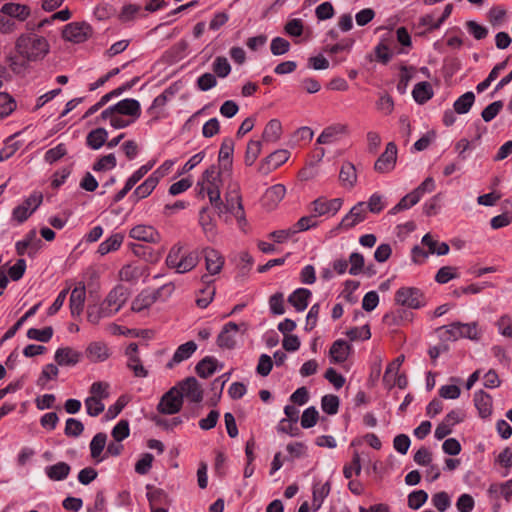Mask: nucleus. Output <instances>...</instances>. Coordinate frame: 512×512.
<instances>
[{
  "label": "nucleus",
  "mask_w": 512,
  "mask_h": 512,
  "mask_svg": "<svg viewBox=\"0 0 512 512\" xmlns=\"http://www.w3.org/2000/svg\"><path fill=\"white\" fill-rule=\"evenodd\" d=\"M16 50L27 61H37L49 52L47 40L36 34L22 35L17 39Z\"/></svg>",
  "instance_id": "obj_1"
},
{
  "label": "nucleus",
  "mask_w": 512,
  "mask_h": 512,
  "mask_svg": "<svg viewBox=\"0 0 512 512\" xmlns=\"http://www.w3.org/2000/svg\"><path fill=\"white\" fill-rule=\"evenodd\" d=\"M182 249L181 245L176 244L170 249L166 257L167 266L175 269L177 273H186L193 270L200 261V254L197 250L182 255Z\"/></svg>",
  "instance_id": "obj_2"
},
{
  "label": "nucleus",
  "mask_w": 512,
  "mask_h": 512,
  "mask_svg": "<svg viewBox=\"0 0 512 512\" xmlns=\"http://www.w3.org/2000/svg\"><path fill=\"white\" fill-rule=\"evenodd\" d=\"M395 302L410 309H419L426 305V298L419 288L401 287L395 293Z\"/></svg>",
  "instance_id": "obj_3"
},
{
  "label": "nucleus",
  "mask_w": 512,
  "mask_h": 512,
  "mask_svg": "<svg viewBox=\"0 0 512 512\" xmlns=\"http://www.w3.org/2000/svg\"><path fill=\"white\" fill-rule=\"evenodd\" d=\"M93 35V28L87 22H71L64 26L62 37L76 44L83 43Z\"/></svg>",
  "instance_id": "obj_4"
},
{
  "label": "nucleus",
  "mask_w": 512,
  "mask_h": 512,
  "mask_svg": "<svg viewBox=\"0 0 512 512\" xmlns=\"http://www.w3.org/2000/svg\"><path fill=\"white\" fill-rule=\"evenodd\" d=\"M183 405V394L179 391L178 387L170 388L161 397L157 411L165 415H173L178 413Z\"/></svg>",
  "instance_id": "obj_5"
},
{
  "label": "nucleus",
  "mask_w": 512,
  "mask_h": 512,
  "mask_svg": "<svg viewBox=\"0 0 512 512\" xmlns=\"http://www.w3.org/2000/svg\"><path fill=\"white\" fill-rule=\"evenodd\" d=\"M343 199L334 198L327 199L326 197H318L310 204V212L315 217H321L327 214L335 215L342 207Z\"/></svg>",
  "instance_id": "obj_6"
},
{
  "label": "nucleus",
  "mask_w": 512,
  "mask_h": 512,
  "mask_svg": "<svg viewBox=\"0 0 512 512\" xmlns=\"http://www.w3.org/2000/svg\"><path fill=\"white\" fill-rule=\"evenodd\" d=\"M289 157L290 152L288 150H276L261 160L258 167V172L262 175H268L270 172L284 164L289 159Z\"/></svg>",
  "instance_id": "obj_7"
},
{
  "label": "nucleus",
  "mask_w": 512,
  "mask_h": 512,
  "mask_svg": "<svg viewBox=\"0 0 512 512\" xmlns=\"http://www.w3.org/2000/svg\"><path fill=\"white\" fill-rule=\"evenodd\" d=\"M397 161V146L394 142L386 145L385 151L378 157L374 164V170L378 173H388L392 171Z\"/></svg>",
  "instance_id": "obj_8"
},
{
  "label": "nucleus",
  "mask_w": 512,
  "mask_h": 512,
  "mask_svg": "<svg viewBox=\"0 0 512 512\" xmlns=\"http://www.w3.org/2000/svg\"><path fill=\"white\" fill-rule=\"evenodd\" d=\"M176 387L183 394V398L186 397L191 402L199 403L203 400V389L193 376L180 381Z\"/></svg>",
  "instance_id": "obj_9"
},
{
  "label": "nucleus",
  "mask_w": 512,
  "mask_h": 512,
  "mask_svg": "<svg viewBox=\"0 0 512 512\" xmlns=\"http://www.w3.org/2000/svg\"><path fill=\"white\" fill-rule=\"evenodd\" d=\"M201 253L203 254L205 259V267L207 272L210 275L219 274L225 262L220 252L214 248L205 247L204 249H202Z\"/></svg>",
  "instance_id": "obj_10"
},
{
  "label": "nucleus",
  "mask_w": 512,
  "mask_h": 512,
  "mask_svg": "<svg viewBox=\"0 0 512 512\" xmlns=\"http://www.w3.org/2000/svg\"><path fill=\"white\" fill-rule=\"evenodd\" d=\"M367 212L364 202H359L351 208L348 214H346L339 224V228L351 229L358 223L366 219Z\"/></svg>",
  "instance_id": "obj_11"
},
{
  "label": "nucleus",
  "mask_w": 512,
  "mask_h": 512,
  "mask_svg": "<svg viewBox=\"0 0 512 512\" xmlns=\"http://www.w3.org/2000/svg\"><path fill=\"white\" fill-rule=\"evenodd\" d=\"M86 300V288L84 283L80 282L78 286H76L70 295L69 299V308L72 317H79L85 306Z\"/></svg>",
  "instance_id": "obj_12"
},
{
  "label": "nucleus",
  "mask_w": 512,
  "mask_h": 512,
  "mask_svg": "<svg viewBox=\"0 0 512 512\" xmlns=\"http://www.w3.org/2000/svg\"><path fill=\"white\" fill-rule=\"evenodd\" d=\"M237 333V323H226L217 336V345L222 349L232 350L236 347L235 334Z\"/></svg>",
  "instance_id": "obj_13"
},
{
  "label": "nucleus",
  "mask_w": 512,
  "mask_h": 512,
  "mask_svg": "<svg viewBox=\"0 0 512 512\" xmlns=\"http://www.w3.org/2000/svg\"><path fill=\"white\" fill-rule=\"evenodd\" d=\"M234 147L235 143L232 138L226 137L223 139L218 154V161L223 171L232 170Z\"/></svg>",
  "instance_id": "obj_14"
},
{
  "label": "nucleus",
  "mask_w": 512,
  "mask_h": 512,
  "mask_svg": "<svg viewBox=\"0 0 512 512\" xmlns=\"http://www.w3.org/2000/svg\"><path fill=\"white\" fill-rule=\"evenodd\" d=\"M127 300L126 290L122 286H117L109 292L103 305L107 307V310L112 309V315L117 313Z\"/></svg>",
  "instance_id": "obj_15"
},
{
  "label": "nucleus",
  "mask_w": 512,
  "mask_h": 512,
  "mask_svg": "<svg viewBox=\"0 0 512 512\" xmlns=\"http://www.w3.org/2000/svg\"><path fill=\"white\" fill-rule=\"evenodd\" d=\"M129 236L133 239L149 243H157L160 241L159 232L154 227L147 225H137L133 227L129 232Z\"/></svg>",
  "instance_id": "obj_16"
},
{
  "label": "nucleus",
  "mask_w": 512,
  "mask_h": 512,
  "mask_svg": "<svg viewBox=\"0 0 512 512\" xmlns=\"http://www.w3.org/2000/svg\"><path fill=\"white\" fill-rule=\"evenodd\" d=\"M164 287H162L163 289ZM161 288L157 289L151 293L147 291H142L140 294L136 296L131 305V310L134 312H141L144 309H148L152 306L160 297Z\"/></svg>",
  "instance_id": "obj_17"
},
{
  "label": "nucleus",
  "mask_w": 512,
  "mask_h": 512,
  "mask_svg": "<svg viewBox=\"0 0 512 512\" xmlns=\"http://www.w3.org/2000/svg\"><path fill=\"white\" fill-rule=\"evenodd\" d=\"M351 345L343 340H336L329 350V355L332 363H343L347 360L351 352Z\"/></svg>",
  "instance_id": "obj_18"
},
{
  "label": "nucleus",
  "mask_w": 512,
  "mask_h": 512,
  "mask_svg": "<svg viewBox=\"0 0 512 512\" xmlns=\"http://www.w3.org/2000/svg\"><path fill=\"white\" fill-rule=\"evenodd\" d=\"M81 353L71 347H62L55 352V361L60 366H74L81 359Z\"/></svg>",
  "instance_id": "obj_19"
},
{
  "label": "nucleus",
  "mask_w": 512,
  "mask_h": 512,
  "mask_svg": "<svg viewBox=\"0 0 512 512\" xmlns=\"http://www.w3.org/2000/svg\"><path fill=\"white\" fill-rule=\"evenodd\" d=\"M492 403V397L485 391L479 390L474 394V405L481 418L485 419L491 415Z\"/></svg>",
  "instance_id": "obj_20"
},
{
  "label": "nucleus",
  "mask_w": 512,
  "mask_h": 512,
  "mask_svg": "<svg viewBox=\"0 0 512 512\" xmlns=\"http://www.w3.org/2000/svg\"><path fill=\"white\" fill-rule=\"evenodd\" d=\"M158 182L159 176H157V172L152 173L142 184L136 187L131 197L134 198L135 202L148 197L156 188Z\"/></svg>",
  "instance_id": "obj_21"
},
{
  "label": "nucleus",
  "mask_w": 512,
  "mask_h": 512,
  "mask_svg": "<svg viewBox=\"0 0 512 512\" xmlns=\"http://www.w3.org/2000/svg\"><path fill=\"white\" fill-rule=\"evenodd\" d=\"M285 194L286 188L282 184H276L269 187L263 196L264 205L270 209L275 208L278 203L282 201Z\"/></svg>",
  "instance_id": "obj_22"
},
{
  "label": "nucleus",
  "mask_w": 512,
  "mask_h": 512,
  "mask_svg": "<svg viewBox=\"0 0 512 512\" xmlns=\"http://www.w3.org/2000/svg\"><path fill=\"white\" fill-rule=\"evenodd\" d=\"M196 349L197 345L194 341H188L180 345L176 349L172 359L167 363L166 367L171 369L175 364H179L180 362L190 358Z\"/></svg>",
  "instance_id": "obj_23"
},
{
  "label": "nucleus",
  "mask_w": 512,
  "mask_h": 512,
  "mask_svg": "<svg viewBox=\"0 0 512 512\" xmlns=\"http://www.w3.org/2000/svg\"><path fill=\"white\" fill-rule=\"evenodd\" d=\"M208 208L203 207L199 213V223L208 241L213 242L217 235L216 224L208 213Z\"/></svg>",
  "instance_id": "obj_24"
},
{
  "label": "nucleus",
  "mask_w": 512,
  "mask_h": 512,
  "mask_svg": "<svg viewBox=\"0 0 512 512\" xmlns=\"http://www.w3.org/2000/svg\"><path fill=\"white\" fill-rule=\"evenodd\" d=\"M42 244V241L37 238V232L35 229L30 230L25 238L21 241H18L15 245L16 252L19 256H23L26 250L30 247L34 252H36Z\"/></svg>",
  "instance_id": "obj_25"
},
{
  "label": "nucleus",
  "mask_w": 512,
  "mask_h": 512,
  "mask_svg": "<svg viewBox=\"0 0 512 512\" xmlns=\"http://www.w3.org/2000/svg\"><path fill=\"white\" fill-rule=\"evenodd\" d=\"M114 110L118 114L138 118L141 114L140 104L135 99H123L114 105Z\"/></svg>",
  "instance_id": "obj_26"
},
{
  "label": "nucleus",
  "mask_w": 512,
  "mask_h": 512,
  "mask_svg": "<svg viewBox=\"0 0 512 512\" xmlns=\"http://www.w3.org/2000/svg\"><path fill=\"white\" fill-rule=\"evenodd\" d=\"M310 297L311 291L309 289L298 288L288 297V302L296 311L301 312L307 308Z\"/></svg>",
  "instance_id": "obj_27"
},
{
  "label": "nucleus",
  "mask_w": 512,
  "mask_h": 512,
  "mask_svg": "<svg viewBox=\"0 0 512 512\" xmlns=\"http://www.w3.org/2000/svg\"><path fill=\"white\" fill-rule=\"evenodd\" d=\"M86 355L92 362H101L109 357V349L102 342H92L86 349Z\"/></svg>",
  "instance_id": "obj_28"
},
{
  "label": "nucleus",
  "mask_w": 512,
  "mask_h": 512,
  "mask_svg": "<svg viewBox=\"0 0 512 512\" xmlns=\"http://www.w3.org/2000/svg\"><path fill=\"white\" fill-rule=\"evenodd\" d=\"M348 130L347 125L344 124H334L329 127H326L322 133L319 135L317 142L319 144H328L334 141L338 135L346 134Z\"/></svg>",
  "instance_id": "obj_29"
},
{
  "label": "nucleus",
  "mask_w": 512,
  "mask_h": 512,
  "mask_svg": "<svg viewBox=\"0 0 512 512\" xmlns=\"http://www.w3.org/2000/svg\"><path fill=\"white\" fill-rule=\"evenodd\" d=\"M71 471V467L66 462H58L47 466L45 469L47 477L52 481H62L66 479Z\"/></svg>",
  "instance_id": "obj_30"
},
{
  "label": "nucleus",
  "mask_w": 512,
  "mask_h": 512,
  "mask_svg": "<svg viewBox=\"0 0 512 512\" xmlns=\"http://www.w3.org/2000/svg\"><path fill=\"white\" fill-rule=\"evenodd\" d=\"M412 95L418 104H424L433 97L434 92L429 82L422 81L414 86Z\"/></svg>",
  "instance_id": "obj_31"
},
{
  "label": "nucleus",
  "mask_w": 512,
  "mask_h": 512,
  "mask_svg": "<svg viewBox=\"0 0 512 512\" xmlns=\"http://www.w3.org/2000/svg\"><path fill=\"white\" fill-rule=\"evenodd\" d=\"M339 180L344 187L352 188L357 181L355 166L351 162H344L339 173Z\"/></svg>",
  "instance_id": "obj_32"
},
{
  "label": "nucleus",
  "mask_w": 512,
  "mask_h": 512,
  "mask_svg": "<svg viewBox=\"0 0 512 512\" xmlns=\"http://www.w3.org/2000/svg\"><path fill=\"white\" fill-rule=\"evenodd\" d=\"M1 12L24 21L30 15V8L18 3H6L3 5Z\"/></svg>",
  "instance_id": "obj_33"
},
{
  "label": "nucleus",
  "mask_w": 512,
  "mask_h": 512,
  "mask_svg": "<svg viewBox=\"0 0 512 512\" xmlns=\"http://www.w3.org/2000/svg\"><path fill=\"white\" fill-rule=\"evenodd\" d=\"M108 133L104 128L90 131L86 137V144L93 150L100 149L107 141Z\"/></svg>",
  "instance_id": "obj_34"
},
{
  "label": "nucleus",
  "mask_w": 512,
  "mask_h": 512,
  "mask_svg": "<svg viewBox=\"0 0 512 512\" xmlns=\"http://www.w3.org/2000/svg\"><path fill=\"white\" fill-rule=\"evenodd\" d=\"M216 369L217 360L213 357L206 356L197 363L195 372L199 377L206 379L214 374Z\"/></svg>",
  "instance_id": "obj_35"
},
{
  "label": "nucleus",
  "mask_w": 512,
  "mask_h": 512,
  "mask_svg": "<svg viewBox=\"0 0 512 512\" xmlns=\"http://www.w3.org/2000/svg\"><path fill=\"white\" fill-rule=\"evenodd\" d=\"M123 240L124 235L122 233H114L99 245L97 252L103 256L109 252L116 251L120 248Z\"/></svg>",
  "instance_id": "obj_36"
},
{
  "label": "nucleus",
  "mask_w": 512,
  "mask_h": 512,
  "mask_svg": "<svg viewBox=\"0 0 512 512\" xmlns=\"http://www.w3.org/2000/svg\"><path fill=\"white\" fill-rule=\"evenodd\" d=\"M282 134V124L278 119L270 120L264 128L262 137L266 142H276Z\"/></svg>",
  "instance_id": "obj_37"
},
{
  "label": "nucleus",
  "mask_w": 512,
  "mask_h": 512,
  "mask_svg": "<svg viewBox=\"0 0 512 512\" xmlns=\"http://www.w3.org/2000/svg\"><path fill=\"white\" fill-rule=\"evenodd\" d=\"M422 244L428 247L430 254H437L439 256L448 254L450 250L449 245L446 242L439 243L434 240L429 233L423 236Z\"/></svg>",
  "instance_id": "obj_38"
},
{
  "label": "nucleus",
  "mask_w": 512,
  "mask_h": 512,
  "mask_svg": "<svg viewBox=\"0 0 512 512\" xmlns=\"http://www.w3.org/2000/svg\"><path fill=\"white\" fill-rule=\"evenodd\" d=\"M475 101V95L469 91L461 95L453 104L454 111L458 114H466L471 109Z\"/></svg>",
  "instance_id": "obj_39"
},
{
  "label": "nucleus",
  "mask_w": 512,
  "mask_h": 512,
  "mask_svg": "<svg viewBox=\"0 0 512 512\" xmlns=\"http://www.w3.org/2000/svg\"><path fill=\"white\" fill-rule=\"evenodd\" d=\"M112 315V309L107 310V307L101 304L99 307L96 305H89L87 309V320L92 324H98L101 318L109 317Z\"/></svg>",
  "instance_id": "obj_40"
},
{
  "label": "nucleus",
  "mask_w": 512,
  "mask_h": 512,
  "mask_svg": "<svg viewBox=\"0 0 512 512\" xmlns=\"http://www.w3.org/2000/svg\"><path fill=\"white\" fill-rule=\"evenodd\" d=\"M262 144L260 141H254L250 140L247 144L246 151H245V164L247 166H251L254 164L256 159L261 153Z\"/></svg>",
  "instance_id": "obj_41"
},
{
  "label": "nucleus",
  "mask_w": 512,
  "mask_h": 512,
  "mask_svg": "<svg viewBox=\"0 0 512 512\" xmlns=\"http://www.w3.org/2000/svg\"><path fill=\"white\" fill-rule=\"evenodd\" d=\"M375 58H373L371 55L368 56L370 61H377L384 65L388 64L390 60L392 59V53L389 50V47L384 43L380 42L375 48H374Z\"/></svg>",
  "instance_id": "obj_42"
},
{
  "label": "nucleus",
  "mask_w": 512,
  "mask_h": 512,
  "mask_svg": "<svg viewBox=\"0 0 512 512\" xmlns=\"http://www.w3.org/2000/svg\"><path fill=\"white\" fill-rule=\"evenodd\" d=\"M16 108V101L8 93L0 92V118L7 117Z\"/></svg>",
  "instance_id": "obj_43"
},
{
  "label": "nucleus",
  "mask_w": 512,
  "mask_h": 512,
  "mask_svg": "<svg viewBox=\"0 0 512 512\" xmlns=\"http://www.w3.org/2000/svg\"><path fill=\"white\" fill-rule=\"evenodd\" d=\"M339 404V397L333 394L325 395L321 399L322 410L328 415L336 414L339 409Z\"/></svg>",
  "instance_id": "obj_44"
},
{
  "label": "nucleus",
  "mask_w": 512,
  "mask_h": 512,
  "mask_svg": "<svg viewBox=\"0 0 512 512\" xmlns=\"http://www.w3.org/2000/svg\"><path fill=\"white\" fill-rule=\"evenodd\" d=\"M53 332L54 331L51 326H47L43 329L30 328L27 331V337L40 342H48L52 338Z\"/></svg>",
  "instance_id": "obj_45"
},
{
  "label": "nucleus",
  "mask_w": 512,
  "mask_h": 512,
  "mask_svg": "<svg viewBox=\"0 0 512 512\" xmlns=\"http://www.w3.org/2000/svg\"><path fill=\"white\" fill-rule=\"evenodd\" d=\"M16 135L17 134H14L7 138L5 146L0 150V162L9 159L19 150L21 143L19 141H13Z\"/></svg>",
  "instance_id": "obj_46"
},
{
  "label": "nucleus",
  "mask_w": 512,
  "mask_h": 512,
  "mask_svg": "<svg viewBox=\"0 0 512 512\" xmlns=\"http://www.w3.org/2000/svg\"><path fill=\"white\" fill-rule=\"evenodd\" d=\"M107 435L103 432L97 433L91 443H90V451L91 457L96 459L102 453L105 445H106Z\"/></svg>",
  "instance_id": "obj_47"
},
{
  "label": "nucleus",
  "mask_w": 512,
  "mask_h": 512,
  "mask_svg": "<svg viewBox=\"0 0 512 512\" xmlns=\"http://www.w3.org/2000/svg\"><path fill=\"white\" fill-rule=\"evenodd\" d=\"M459 329V322H453L450 325L438 328L437 331H443L441 338L444 341H456L461 338V332Z\"/></svg>",
  "instance_id": "obj_48"
},
{
  "label": "nucleus",
  "mask_w": 512,
  "mask_h": 512,
  "mask_svg": "<svg viewBox=\"0 0 512 512\" xmlns=\"http://www.w3.org/2000/svg\"><path fill=\"white\" fill-rule=\"evenodd\" d=\"M457 277V267L443 266L437 271L435 275V281L439 284H446L450 280L455 279Z\"/></svg>",
  "instance_id": "obj_49"
},
{
  "label": "nucleus",
  "mask_w": 512,
  "mask_h": 512,
  "mask_svg": "<svg viewBox=\"0 0 512 512\" xmlns=\"http://www.w3.org/2000/svg\"><path fill=\"white\" fill-rule=\"evenodd\" d=\"M213 72L220 78H224L231 72V66L226 57L218 56L212 65Z\"/></svg>",
  "instance_id": "obj_50"
},
{
  "label": "nucleus",
  "mask_w": 512,
  "mask_h": 512,
  "mask_svg": "<svg viewBox=\"0 0 512 512\" xmlns=\"http://www.w3.org/2000/svg\"><path fill=\"white\" fill-rule=\"evenodd\" d=\"M319 418V413L314 406L308 407L304 410L301 416V426L304 429L312 428L316 425Z\"/></svg>",
  "instance_id": "obj_51"
},
{
  "label": "nucleus",
  "mask_w": 512,
  "mask_h": 512,
  "mask_svg": "<svg viewBox=\"0 0 512 512\" xmlns=\"http://www.w3.org/2000/svg\"><path fill=\"white\" fill-rule=\"evenodd\" d=\"M117 161L114 154H108L100 157L94 164L93 170L96 172L110 170L116 167Z\"/></svg>",
  "instance_id": "obj_52"
},
{
  "label": "nucleus",
  "mask_w": 512,
  "mask_h": 512,
  "mask_svg": "<svg viewBox=\"0 0 512 512\" xmlns=\"http://www.w3.org/2000/svg\"><path fill=\"white\" fill-rule=\"evenodd\" d=\"M427 499H428V494L426 491H424V490L413 491L408 495V507L413 510H417L420 507H422V505H424V503L427 501Z\"/></svg>",
  "instance_id": "obj_53"
},
{
  "label": "nucleus",
  "mask_w": 512,
  "mask_h": 512,
  "mask_svg": "<svg viewBox=\"0 0 512 512\" xmlns=\"http://www.w3.org/2000/svg\"><path fill=\"white\" fill-rule=\"evenodd\" d=\"M226 204H233L235 208V212H238V215L241 214V219L244 220V209L242 205V198L238 189H234L225 195Z\"/></svg>",
  "instance_id": "obj_54"
},
{
  "label": "nucleus",
  "mask_w": 512,
  "mask_h": 512,
  "mask_svg": "<svg viewBox=\"0 0 512 512\" xmlns=\"http://www.w3.org/2000/svg\"><path fill=\"white\" fill-rule=\"evenodd\" d=\"M85 406H86V409H87V413L92 416V417H96L98 416L99 414H101L104 409H105V406L104 404L101 402V399H99L98 397L96 396H90L88 397L86 400H85Z\"/></svg>",
  "instance_id": "obj_55"
},
{
  "label": "nucleus",
  "mask_w": 512,
  "mask_h": 512,
  "mask_svg": "<svg viewBox=\"0 0 512 512\" xmlns=\"http://www.w3.org/2000/svg\"><path fill=\"white\" fill-rule=\"evenodd\" d=\"M435 188L433 178H426L417 188L412 191V202H419L425 192H431Z\"/></svg>",
  "instance_id": "obj_56"
},
{
  "label": "nucleus",
  "mask_w": 512,
  "mask_h": 512,
  "mask_svg": "<svg viewBox=\"0 0 512 512\" xmlns=\"http://www.w3.org/2000/svg\"><path fill=\"white\" fill-rule=\"evenodd\" d=\"M67 154L65 144L60 143L56 147L46 151L44 159L47 163L53 164Z\"/></svg>",
  "instance_id": "obj_57"
},
{
  "label": "nucleus",
  "mask_w": 512,
  "mask_h": 512,
  "mask_svg": "<svg viewBox=\"0 0 512 512\" xmlns=\"http://www.w3.org/2000/svg\"><path fill=\"white\" fill-rule=\"evenodd\" d=\"M84 431V425L81 421L75 419V418H69L66 421L65 426V435L68 437H78L80 436Z\"/></svg>",
  "instance_id": "obj_58"
},
{
  "label": "nucleus",
  "mask_w": 512,
  "mask_h": 512,
  "mask_svg": "<svg viewBox=\"0 0 512 512\" xmlns=\"http://www.w3.org/2000/svg\"><path fill=\"white\" fill-rule=\"evenodd\" d=\"M154 460V456L151 453H145L135 464V472L140 475H146L151 467Z\"/></svg>",
  "instance_id": "obj_59"
},
{
  "label": "nucleus",
  "mask_w": 512,
  "mask_h": 512,
  "mask_svg": "<svg viewBox=\"0 0 512 512\" xmlns=\"http://www.w3.org/2000/svg\"><path fill=\"white\" fill-rule=\"evenodd\" d=\"M335 14L334 7L331 2H323L315 9V15L319 21L331 19Z\"/></svg>",
  "instance_id": "obj_60"
},
{
  "label": "nucleus",
  "mask_w": 512,
  "mask_h": 512,
  "mask_svg": "<svg viewBox=\"0 0 512 512\" xmlns=\"http://www.w3.org/2000/svg\"><path fill=\"white\" fill-rule=\"evenodd\" d=\"M502 108L503 102L501 100L495 101L483 109L481 117L485 122H490L498 115Z\"/></svg>",
  "instance_id": "obj_61"
},
{
  "label": "nucleus",
  "mask_w": 512,
  "mask_h": 512,
  "mask_svg": "<svg viewBox=\"0 0 512 512\" xmlns=\"http://www.w3.org/2000/svg\"><path fill=\"white\" fill-rule=\"evenodd\" d=\"M270 49L275 56L283 55L289 51L290 43L282 37H276L272 39Z\"/></svg>",
  "instance_id": "obj_62"
},
{
  "label": "nucleus",
  "mask_w": 512,
  "mask_h": 512,
  "mask_svg": "<svg viewBox=\"0 0 512 512\" xmlns=\"http://www.w3.org/2000/svg\"><path fill=\"white\" fill-rule=\"evenodd\" d=\"M221 168L218 169L215 165L209 166L202 174L203 182L206 184L222 183Z\"/></svg>",
  "instance_id": "obj_63"
},
{
  "label": "nucleus",
  "mask_w": 512,
  "mask_h": 512,
  "mask_svg": "<svg viewBox=\"0 0 512 512\" xmlns=\"http://www.w3.org/2000/svg\"><path fill=\"white\" fill-rule=\"evenodd\" d=\"M130 429L127 420H120L112 430V436L116 442H121L129 436Z\"/></svg>",
  "instance_id": "obj_64"
}]
</instances>
